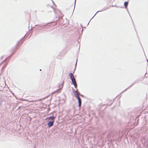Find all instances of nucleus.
Listing matches in <instances>:
<instances>
[{"mask_svg": "<svg viewBox=\"0 0 148 148\" xmlns=\"http://www.w3.org/2000/svg\"><path fill=\"white\" fill-rule=\"evenodd\" d=\"M75 130V133L76 132V130Z\"/></svg>", "mask_w": 148, "mask_h": 148, "instance_id": "nucleus-22", "label": "nucleus"}, {"mask_svg": "<svg viewBox=\"0 0 148 148\" xmlns=\"http://www.w3.org/2000/svg\"><path fill=\"white\" fill-rule=\"evenodd\" d=\"M73 93H75V92H77V91L76 90L73 89Z\"/></svg>", "mask_w": 148, "mask_h": 148, "instance_id": "nucleus-16", "label": "nucleus"}, {"mask_svg": "<svg viewBox=\"0 0 148 148\" xmlns=\"http://www.w3.org/2000/svg\"><path fill=\"white\" fill-rule=\"evenodd\" d=\"M24 37H23V38H21V39L20 40V41H21L23 39V38Z\"/></svg>", "mask_w": 148, "mask_h": 148, "instance_id": "nucleus-17", "label": "nucleus"}, {"mask_svg": "<svg viewBox=\"0 0 148 148\" xmlns=\"http://www.w3.org/2000/svg\"><path fill=\"white\" fill-rule=\"evenodd\" d=\"M76 0H75V1H76Z\"/></svg>", "mask_w": 148, "mask_h": 148, "instance_id": "nucleus-28", "label": "nucleus"}, {"mask_svg": "<svg viewBox=\"0 0 148 148\" xmlns=\"http://www.w3.org/2000/svg\"><path fill=\"white\" fill-rule=\"evenodd\" d=\"M91 19H90V21H90V20H91Z\"/></svg>", "mask_w": 148, "mask_h": 148, "instance_id": "nucleus-23", "label": "nucleus"}, {"mask_svg": "<svg viewBox=\"0 0 148 148\" xmlns=\"http://www.w3.org/2000/svg\"><path fill=\"white\" fill-rule=\"evenodd\" d=\"M128 1L125 2H124V5L125 8H126L127 7V5H128Z\"/></svg>", "mask_w": 148, "mask_h": 148, "instance_id": "nucleus-8", "label": "nucleus"}, {"mask_svg": "<svg viewBox=\"0 0 148 148\" xmlns=\"http://www.w3.org/2000/svg\"><path fill=\"white\" fill-rule=\"evenodd\" d=\"M64 81H63L62 83H60L59 84L58 88H59L57 90V91H59L60 92L61 91V89L63 88V84H64Z\"/></svg>", "mask_w": 148, "mask_h": 148, "instance_id": "nucleus-2", "label": "nucleus"}, {"mask_svg": "<svg viewBox=\"0 0 148 148\" xmlns=\"http://www.w3.org/2000/svg\"><path fill=\"white\" fill-rule=\"evenodd\" d=\"M136 83H137L136 81H135L134 82L132 83L131 85L129 86L126 89H125L124 91H126L128 89L130 88V87H131L134 84H136Z\"/></svg>", "mask_w": 148, "mask_h": 148, "instance_id": "nucleus-5", "label": "nucleus"}, {"mask_svg": "<svg viewBox=\"0 0 148 148\" xmlns=\"http://www.w3.org/2000/svg\"><path fill=\"white\" fill-rule=\"evenodd\" d=\"M89 22H89L88 23V24L89 23Z\"/></svg>", "mask_w": 148, "mask_h": 148, "instance_id": "nucleus-25", "label": "nucleus"}, {"mask_svg": "<svg viewBox=\"0 0 148 148\" xmlns=\"http://www.w3.org/2000/svg\"><path fill=\"white\" fill-rule=\"evenodd\" d=\"M56 118L55 116H49L48 117H47L46 119H49V120H51V121H54V120Z\"/></svg>", "mask_w": 148, "mask_h": 148, "instance_id": "nucleus-3", "label": "nucleus"}, {"mask_svg": "<svg viewBox=\"0 0 148 148\" xmlns=\"http://www.w3.org/2000/svg\"><path fill=\"white\" fill-rule=\"evenodd\" d=\"M147 148H148V147Z\"/></svg>", "mask_w": 148, "mask_h": 148, "instance_id": "nucleus-29", "label": "nucleus"}, {"mask_svg": "<svg viewBox=\"0 0 148 148\" xmlns=\"http://www.w3.org/2000/svg\"><path fill=\"white\" fill-rule=\"evenodd\" d=\"M54 122V121H49L48 123V127H49L53 125Z\"/></svg>", "mask_w": 148, "mask_h": 148, "instance_id": "nucleus-4", "label": "nucleus"}, {"mask_svg": "<svg viewBox=\"0 0 148 148\" xmlns=\"http://www.w3.org/2000/svg\"><path fill=\"white\" fill-rule=\"evenodd\" d=\"M123 130H119V136H121V137L123 135V134H122L121 132Z\"/></svg>", "mask_w": 148, "mask_h": 148, "instance_id": "nucleus-7", "label": "nucleus"}, {"mask_svg": "<svg viewBox=\"0 0 148 148\" xmlns=\"http://www.w3.org/2000/svg\"><path fill=\"white\" fill-rule=\"evenodd\" d=\"M70 77L71 80L72 84L73 85L76 84V82L75 79L73 75V73H70Z\"/></svg>", "mask_w": 148, "mask_h": 148, "instance_id": "nucleus-1", "label": "nucleus"}, {"mask_svg": "<svg viewBox=\"0 0 148 148\" xmlns=\"http://www.w3.org/2000/svg\"><path fill=\"white\" fill-rule=\"evenodd\" d=\"M77 60L76 62V64H75V69H74V71L73 72V73H74V71H75V69H76V65H77Z\"/></svg>", "mask_w": 148, "mask_h": 148, "instance_id": "nucleus-13", "label": "nucleus"}, {"mask_svg": "<svg viewBox=\"0 0 148 148\" xmlns=\"http://www.w3.org/2000/svg\"><path fill=\"white\" fill-rule=\"evenodd\" d=\"M11 55H12V54H11V55H10V56H9V57H10V56Z\"/></svg>", "mask_w": 148, "mask_h": 148, "instance_id": "nucleus-20", "label": "nucleus"}, {"mask_svg": "<svg viewBox=\"0 0 148 148\" xmlns=\"http://www.w3.org/2000/svg\"><path fill=\"white\" fill-rule=\"evenodd\" d=\"M74 95H75V97L77 98V97H79L78 94H77V92H76L75 93H74Z\"/></svg>", "mask_w": 148, "mask_h": 148, "instance_id": "nucleus-10", "label": "nucleus"}, {"mask_svg": "<svg viewBox=\"0 0 148 148\" xmlns=\"http://www.w3.org/2000/svg\"><path fill=\"white\" fill-rule=\"evenodd\" d=\"M79 103V104H78V107H81V104H82V103Z\"/></svg>", "mask_w": 148, "mask_h": 148, "instance_id": "nucleus-14", "label": "nucleus"}, {"mask_svg": "<svg viewBox=\"0 0 148 148\" xmlns=\"http://www.w3.org/2000/svg\"><path fill=\"white\" fill-rule=\"evenodd\" d=\"M80 95L82 96V97H84V96L82 95Z\"/></svg>", "mask_w": 148, "mask_h": 148, "instance_id": "nucleus-19", "label": "nucleus"}, {"mask_svg": "<svg viewBox=\"0 0 148 148\" xmlns=\"http://www.w3.org/2000/svg\"><path fill=\"white\" fill-rule=\"evenodd\" d=\"M52 2H53V1L52 0Z\"/></svg>", "mask_w": 148, "mask_h": 148, "instance_id": "nucleus-21", "label": "nucleus"}, {"mask_svg": "<svg viewBox=\"0 0 148 148\" xmlns=\"http://www.w3.org/2000/svg\"><path fill=\"white\" fill-rule=\"evenodd\" d=\"M5 66H6V65H5L4 66H3V67L2 69H3V68H4L5 67Z\"/></svg>", "mask_w": 148, "mask_h": 148, "instance_id": "nucleus-18", "label": "nucleus"}, {"mask_svg": "<svg viewBox=\"0 0 148 148\" xmlns=\"http://www.w3.org/2000/svg\"><path fill=\"white\" fill-rule=\"evenodd\" d=\"M108 9L107 8H103V10H99V11H97L96 13L95 14V15H94V16H94H95L96 15V14L98 12H101V11H104V10H107V9Z\"/></svg>", "mask_w": 148, "mask_h": 148, "instance_id": "nucleus-6", "label": "nucleus"}, {"mask_svg": "<svg viewBox=\"0 0 148 148\" xmlns=\"http://www.w3.org/2000/svg\"><path fill=\"white\" fill-rule=\"evenodd\" d=\"M74 86L75 88H77V84H75L74 85Z\"/></svg>", "mask_w": 148, "mask_h": 148, "instance_id": "nucleus-15", "label": "nucleus"}, {"mask_svg": "<svg viewBox=\"0 0 148 148\" xmlns=\"http://www.w3.org/2000/svg\"><path fill=\"white\" fill-rule=\"evenodd\" d=\"M60 92L59 91H57V90L56 91H55L52 92L51 93V94L52 95L53 94H54L55 93L58 92Z\"/></svg>", "mask_w": 148, "mask_h": 148, "instance_id": "nucleus-11", "label": "nucleus"}, {"mask_svg": "<svg viewBox=\"0 0 148 148\" xmlns=\"http://www.w3.org/2000/svg\"><path fill=\"white\" fill-rule=\"evenodd\" d=\"M91 19H90V21H90V20H91Z\"/></svg>", "mask_w": 148, "mask_h": 148, "instance_id": "nucleus-24", "label": "nucleus"}, {"mask_svg": "<svg viewBox=\"0 0 148 148\" xmlns=\"http://www.w3.org/2000/svg\"><path fill=\"white\" fill-rule=\"evenodd\" d=\"M77 99L78 100V103H82L81 99L79 97V96L78 97H77Z\"/></svg>", "mask_w": 148, "mask_h": 148, "instance_id": "nucleus-9", "label": "nucleus"}, {"mask_svg": "<svg viewBox=\"0 0 148 148\" xmlns=\"http://www.w3.org/2000/svg\"><path fill=\"white\" fill-rule=\"evenodd\" d=\"M3 102V100L0 98V106H1Z\"/></svg>", "mask_w": 148, "mask_h": 148, "instance_id": "nucleus-12", "label": "nucleus"}, {"mask_svg": "<svg viewBox=\"0 0 148 148\" xmlns=\"http://www.w3.org/2000/svg\"><path fill=\"white\" fill-rule=\"evenodd\" d=\"M75 6V5H74V6Z\"/></svg>", "mask_w": 148, "mask_h": 148, "instance_id": "nucleus-27", "label": "nucleus"}, {"mask_svg": "<svg viewBox=\"0 0 148 148\" xmlns=\"http://www.w3.org/2000/svg\"><path fill=\"white\" fill-rule=\"evenodd\" d=\"M51 7L52 8V6H51Z\"/></svg>", "mask_w": 148, "mask_h": 148, "instance_id": "nucleus-26", "label": "nucleus"}]
</instances>
